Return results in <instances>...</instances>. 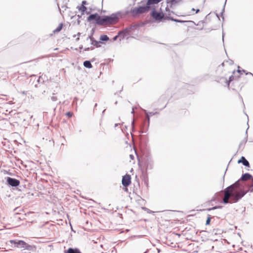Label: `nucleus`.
Masks as SVG:
<instances>
[{
	"label": "nucleus",
	"mask_w": 253,
	"mask_h": 253,
	"mask_svg": "<svg viewBox=\"0 0 253 253\" xmlns=\"http://www.w3.org/2000/svg\"><path fill=\"white\" fill-rule=\"evenodd\" d=\"M199 9H197L196 11V13H197L198 12H199Z\"/></svg>",
	"instance_id": "obj_27"
},
{
	"label": "nucleus",
	"mask_w": 253,
	"mask_h": 253,
	"mask_svg": "<svg viewBox=\"0 0 253 253\" xmlns=\"http://www.w3.org/2000/svg\"><path fill=\"white\" fill-rule=\"evenodd\" d=\"M9 242L11 244L15 245V247L16 248H23L26 249H29L30 248V246L28 245L25 242L22 240H10Z\"/></svg>",
	"instance_id": "obj_4"
},
{
	"label": "nucleus",
	"mask_w": 253,
	"mask_h": 253,
	"mask_svg": "<svg viewBox=\"0 0 253 253\" xmlns=\"http://www.w3.org/2000/svg\"><path fill=\"white\" fill-rule=\"evenodd\" d=\"M217 208V207H213L212 208L209 209L208 210V211H211V210H215V209H216Z\"/></svg>",
	"instance_id": "obj_24"
},
{
	"label": "nucleus",
	"mask_w": 253,
	"mask_h": 253,
	"mask_svg": "<svg viewBox=\"0 0 253 253\" xmlns=\"http://www.w3.org/2000/svg\"><path fill=\"white\" fill-rule=\"evenodd\" d=\"M192 10L193 11H195V9H194V8H193Z\"/></svg>",
	"instance_id": "obj_28"
},
{
	"label": "nucleus",
	"mask_w": 253,
	"mask_h": 253,
	"mask_svg": "<svg viewBox=\"0 0 253 253\" xmlns=\"http://www.w3.org/2000/svg\"><path fill=\"white\" fill-rule=\"evenodd\" d=\"M211 218H212V217L211 216V215H208V218H207V219L206 222V225H209L210 224V222H211Z\"/></svg>",
	"instance_id": "obj_18"
},
{
	"label": "nucleus",
	"mask_w": 253,
	"mask_h": 253,
	"mask_svg": "<svg viewBox=\"0 0 253 253\" xmlns=\"http://www.w3.org/2000/svg\"><path fill=\"white\" fill-rule=\"evenodd\" d=\"M152 16L156 20H161L163 18L164 15L162 12H158L154 11L152 12Z\"/></svg>",
	"instance_id": "obj_10"
},
{
	"label": "nucleus",
	"mask_w": 253,
	"mask_h": 253,
	"mask_svg": "<svg viewBox=\"0 0 253 253\" xmlns=\"http://www.w3.org/2000/svg\"><path fill=\"white\" fill-rule=\"evenodd\" d=\"M141 3L142 5H139L131 9L130 12L132 16H138L149 11V6L147 5L145 1H142Z\"/></svg>",
	"instance_id": "obj_3"
},
{
	"label": "nucleus",
	"mask_w": 253,
	"mask_h": 253,
	"mask_svg": "<svg viewBox=\"0 0 253 253\" xmlns=\"http://www.w3.org/2000/svg\"><path fill=\"white\" fill-rule=\"evenodd\" d=\"M129 157H130L131 160H134V157L133 154H130L129 155Z\"/></svg>",
	"instance_id": "obj_23"
},
{
	"label": "nucleus",
	"mask_w": 253,
	"mask_h": 253,
	"mask_svg": "<svg viewBox=\"0 0 253 253\" xmlns=\"http://www.w3.org/2000/svg\"><path fill=\"white\" fill-rule=\"evenodd\" d=\"M101 18H102V16H100L98 14L95 13V14L90 15L87 17V21H95L97 24L100 25V21L101 20Z\"/></svg>",
	"instance_id": "obj_7"
},
{
	"label": "nucleus",
	"mask_w": 253,
	"mask_h": 253,
	"mask_svg": "<svg viewBox=\"0 0 253 253\" xmlns=\"http://www.w3.org/2000/svg\"><path fill=\"white\" fill-rule=\"evenodd\" d=\"M84 67L87 68H91L92 67V65L89 61H85L84 62Z\"/></svg>",
	"instance_id": "obj_15"
},
{
	"label": "nucleus",
	"mask_w": 253,
	"mask_h": 253,
	"mask_svg": "<svg viewBox=\"0 0 253 253\" xmlns=\"http://www.w3.org/2000/svg\"><path fill=\"white\" fill-rule=\"evenodd\" d=\"M238 81H237V80L234 81V82L233 83V84H238Z\"/></svg>",
	"instance_id": "obj_25"
},
{
	"label": "nucleus",
	"mask_w": 253,
	"mask_h": 253,
	"mask_svg": "<svg viewBox=\"0 0 253 253\" xmlns=\"http://www.w3.org/2000/svg\"><path fill=\"white\" fill-rule=\"evenodd\" d=\"M122 17V13L120 12L113 13L110 16H102L100 21V25H111L117 23L120 18Z\"/></svg>",
	"instance_id": "obj_2"
},
{
	"label": "nucleus",
	"mask_w": 253,
	"mask_h": 253,
	"mask_svg": "<svg viewBox=\"0 0 253 253\" xmlns=\"http://www.w3.org/2000/svg\"><path fill=\"white\" fill-rule=\"evenodd\" d=\"M233 80L234 77L232 76L230 77L229 80L224 78H220L218 79V82L223 84L224 86H229L230 83Z\"/></svg>",
	"instance_id": "obj_8"
},
{
	"label": "nucleus",
	"mask_w": 253,
	"mask_h": 253,
	"mask_svg": "<svg viewBox=\"0 0 253 253\" xmlns=\"http://www.w3.org/2000/svg\"><path fill=\"white\" fill-rule=\"evenodd\" d=\"M100 39L103 41H107L109 39L107 35H102L101 36Z\"/></svg>",
	"instance_id": "obj_17"
},
{
	"label": "nucleus",
	"mask_w": 253,
	"mask_h": 253,
	"mask_svg": "<svg viewBox=\"0 0 253 253\" xmlns=\"http://www.w3.org/2000/svg\"><path fill=\"white\" fill-rule=\"evenodd\" d=\"M139 26H140V24H135L134 25L131 26V28L132 29H135L139 27Z\"/></svg>",
	"instance_id": "obj_21"
},
{
	"label": "nucleus",
	"mask_w": 253,
	"mask_h": 253,
	"mask_svg": "<svg viewBox=\"0 0 253 253\" xmlns=\"http://www.w3.org/2000/svg\"><path fill=\"white\" fill-rule=\"evenodd\" d=\"M87 10L86 7L85 6L82 5L80 8H79V10L82 12L83 13H84Z\"/></svg>",
	"instance_id": "obj_19"
},
{
	"label": "nucleus",
	"mask_w": 253,
	"mask_h": 253,
	"mask_svg": "<svg viewBox=\"0 0 253 253\" xmlns=\"http://www.w3.org/2000/svg\"><path fill=\"white\" fill-rule=\"evenodd\" d=\"M241 180L243 181L249 180V184L251 185L250 186L249 189L248 191H250L251 192L253 191V178L250 174L245 173L243 174L241 177Z\"/></svg>",
	"instance_id": "obj_5"
},
{
	"label": "nucleus",
	"mask_w": 253,
	"mask_h": 253,
	"mask_svg": "<svg viewBox=\"0 0 253 253\" xmlns=\"http://www.w3.org/2000/svg\"><path fill=\"white\" fill-rule=\"evenodd\" d=\"M102 124V120H100V122H99V126H101Z\"/></svg>",
	"instance_id": "obj_26"
},
{
	"label": "nucleus",
	"mask_w": 253,
	"mask_h": 253,
	"mask_svg": "<svg viewBox=\"0 0 253 253\" xmlns=\"http://www.w3.org/2000/svg\"><path fill=\"white\" fill-rule=\"evenodd\" d=\"M87 4V2L85 0H83L82 2V5L85 6V4Z\"/></svg>",
	"instance_id": "obj_22"
},
{
	"label": "nucleus",
	"mask_w": 253,
	"mask_h": 253,
	"mask_svg": "<svg viewBox=\"0 0 253 253\" xmlns=\"http://www.w3.org/2000/svg\"><path fill=\"white\" fill-rule=\"evenodd\" d=\"M171 5H175L182 1L183 0H168Z\"/></svg>",
	"instance_id": "obj_14"
},
{
	"label": "nucleus",
	"mask_w": 253,
	"mask_h": 253,
	"mask_svg": "<svg viewBox=\"0 0 253 253\" xmlns=\"http://www.w3.org/2000/svg\"><path fill=\"white\" fill-rule=\"evenodd\" d=\"M63 28V24L62 23L60 24L58 27L53 31V32L57 33L60 32Z\"/></svg>",
	"instance_id": "obj_16"
},
{
	"label": "nucleus",
	"mask_w": 253,
	"mask_h": 253,
	"mask_svg": "<svg viewBox=\"0 0 253 253\" xmlns=\"http://www.w3.org/2000/svg\"><path fill=\"white\" fill-rule=\"evenodd\" d=\"M122 183L125 187V191L127 190V187L131 184V176L128 174H126L122 178Z\"/></svg>",
	"instance_id": "obj_6"
},
{
	"label": "nucleus",
	"mask_w": 253,
	"mask_h": 253,
	"mask_svg": "<svg viewBox=\"0 0 253 253\" xmlns=\"http://www.w3.org/2000/svg\"><path fill=\"white\" fill-rule=\"evenodd\" d=\"M241 184L240 180L224 189L223 202L224 204L236 203L248 192Z\"/></svg>",
	"instance_id": "obj_1"
},
{
	"label": "nucleus",
	"mask_w": 253,
	"mask_h": 253,
	"mask_svg": "<svg viewBox=\"0 0 253 253\" xmlns=\"http://www.w3.org/2000/svg\"><path fill=\"white\" fill-rule=\"evenodd\" d=\"M65 253H81L80 251L77 249H73L69 248L68 250L65 251Z\"/></svg>",
	"instance_id": "obj_13"
},
{
	"label": "nucleus",
	"mask_w": 253,
	"mask_h": 253,
	"mask_svg": "<svg viewBox=\"0 0 253 253\" xmlns=\"http://www.w3.org/2000/svg\"><path fill=\"white\" fill-rule=\"evenodd\" d=\"M238 163H242L243 165L247 167H250V164L249 162L246 159V158L242 156L240 160H238Z\"/></svg>",
	"instance_id": "obj_11"
},
{
	"label": "nucleus",
	"mask_w": 253,
	"mask_h": 253,
	"mask_svg": "<svg viewBox=\"0 0 253 253\" xmlns=\"http://www.w3.org/2000/svg\"><path fill=\"white\" fill-rule=\"evenodd\" d=\"M7 182L9 185L14 187L18 186L20 184V181L18 180L9 177H7Z\"/></svg>",
	"instance_id": "obj_9"
},
{
	"label": "nucleus",
	"mask_w": 253,
	"mask_h": 253,
	"mask_svg": "<svg viewBox=\"0 0 253 253\" xmlns=\"http://www.w3.org/2000/svg\"><path fill=\"white\" fill-rule=\"evenodd\" d=\"M65 115L68 117V118H70L73 116V113L71 112H68L65 114Z\"/></svg>",
	"instance_id": "obj_20"
},
{
	"label": "nucleus",
	"mask_w": 253,
	"mask_h": 253,
	"mask_svg": "<svg viewBox=\"0 0 253 253\" xmlns=\"http://www.w3.org/2000/svg\"><path fill=\"white\" fill-rule=\"evenodd\" d=\"M162 0H147L145 3L147 6H149V8L150 9L151 5L157 4L160 2Z\"/></svg>",
	"instance_id": "obj_12"
}]
</instances>
